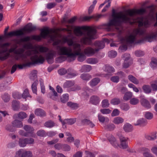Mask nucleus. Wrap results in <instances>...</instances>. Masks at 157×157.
<instances>
[{"label": "nucleus", "mask_w": 157, "mask_h": 157, "mask_svg": "<svg viewBox=\"0 0 157 157\" xmlns=\"http://www.w3.org/2000/svg\"><path fill=\"white\" fill-rule=\"evenodd\" d=\"M110 103L113 105H117L120 103V100L119 98H115L111 100Z\"/></svg>", "instance_id": "obj_48"}, {"label": "nucleus", "mask_w": 157, "mask_h": 157, "mask_svg": "<svg viewBox=\"0 0 157 157\" xmlns=\"http://www.w3.org/2000/svg\"><path fill=\"white\" fill-rule=\"evenodd\" d=\"M139 102V100L135 98H131L129 101L130 103L132 105H136L138 104Z\"/></svg>", "instance_id": "obj_49"}, {"label": "nucleus", "mask_w": 157, "mask_h": 157, "mask_svg": "<svg viewBox=\"0 0 157 157\" xmlns=\"http://www.w3.org/2000/svg\"><path fill=\"white\" fill-rule=\"evenodd\" d=\"M36 135L40 137L45 136L47 134L45 131L42 129L36 132Z\"/></svg>", "instance_id": "obj_42"}, {"label": "nucleus", "mask_w": 157, "mask_h": 157, "mask_svg": "<svg viewBox=\"0 0 157 157\" xmlns=\"http://www.w3.org/2000/svg\"><path fill=\"white\" fill-rule=\"evenodd\" d=\"M67 105L72 109H75L78 107V105L76 103L69 101L67 103Z\"/></svg>", "instance_id": "obj_29"}, {"label": "nucleus", "mask_w": 157, "mask_h": 157, "mask_svg": "<svg viewBox=\"0 0 157 157\" xmlns=\"http://www.w3.org/2000/svg\"><path fill=\"white\" fill-rule=\"evenodd\" d=\"M128 78L131 82L135 84H138L139 83V81L132 75H129L128 76Z\"/></svg>", "instance_id": "obj_30"}, {"label": "nucleus", "mask_w": 157, "mask_h": 157, "mask_svg": "<svg viewBox=\"0 0 157 157\" xmlns=\"http://www.w3.org/2000/svg\"><path fill=\"white\" fill-rule=\"evenodd\" d=\"M24 34V32L22 31V30L20 29L10 32L6 34V35L8 37H11L13 36H22Z\"/></svg>", "instance_id": "obj_9"}, {"label": "nucleus", "mask_w": 157, "mask_h": 157, "mask_svg": "<svg viewBox=\"0 0 157 157\" xmlns=\"http://www.w3.org/2000/svg\"><path fill=\"white\" fill-rule=\"evenodd\" d=\"M144 91L146 93L149 94L151 92V89L149 85H144L142 87Z\"/></svg>", "instance_id": "obj_33"}, {"label": "nucleus", "mask_w": 157, "mask_h": 157, "mask_svg": "<svg viewBox=\"0 0 157 157\" xmlns=\"http://www.w3.org/2000/svg\"><path fill=\"white\" fill-rule=\"evenodd\" d=\"M117 89L119 92H121L123 94L125 93L127 90L126 87L121 86L118 87Z\"/></svg>", "instance_id": "obj_50"}, {"label": "nucleus", "mask_w": 157, "mask_h": 157, "mask_svg": "<svg viewBox=\"0 0 157 157\" xmlns=\"http://www.w3.org/2000/svg\"><path fill=\"white\" fill-rule=\"evenodd\" d=\"M37 71L36 70H34L32 72L31 76H30V79L33 81L37 80Z\"/></svg>", "instance_id": "obj_47"}, {"label": "nucleus", "mask_w": 157, "mask_h": 157, "mask_svg": "<svg viewBox=\"0 0 157 157\" xmlns=\"http://www.w3.org/2000/svg\"><path fill=\"white\" fill-rule=\"evenodd\" d=\"M128 87L133 88V90L136 92H138L139 91L138 89L132 83H129L128 85Z\"/></svg>", "instance_id": "obj_61"}, {"label": "nucleus", "mask_w": 157, "mask_h": 157, "mask_svg": "<svg viewBox=\"0 0 157 157\" xmlns=\"http://www.w3.org/2000/svg\"><path fill=\"white\" fill-rule=\"evenodd\" d=\"M86 61L87 63L91 64H95L98 62V59L95 58H88Z\"/></svg>", "instance_id": "obj_35"}, {"label": "nucleus", "mask_w": 157, "mask_h": 157, "mask_svg": "<svg viewBox=\"0 0 157 157\" xmlns=\"http://www.w3.org/2000/svg\"><path fill=\"white\" fill-rule=\"evenodd\" d=\"M36 29V27L33 26L31 23H29L26 25V27L23 28L22 30L23 32L24 31L30 32L35 30Z\"/></svg>", "instance_id": "obj_15"}, {"label": "nucleus", "mask_w": 157, "mask_h": 157, "mask_svg": "<svg viewBox=\"0 0 157 157\" xmlns=\"http://www.w3.org/2000/svg\"><path fill=\"white\" fill-rule=\"evenodd\" d=\"M117 135L119 137L120 142L123 141H127V138L124 137L121 132H119L117 133Z\"/></svg>", "instance_id": "obj_53"}, {"label": "nucleus", "mask_w": 157, "mask_h": 157, "mask_svg": "<svg viewBox=\"0 0 157 157\" xmlns=\"http://www.w3.org/2000/svg\"><path fill=\"white\" fill-rule=\"evenodd\" d=\"M75 82L72 81H67L63 84V87L64 88H70L74 85Z\"/></svg>", "instance_id": "obj_22"}, {"label": "nucleus", "mask_w": 157, "mask_h": 157, "mask_svg": "<svg viewBox=\"0 0 157 157\" xmlns=\"http://www.w3.org/2000/svg\"><path fill=\"white\" fill-rule=\"evenodd\" d=\"M104 127L105 129L109 131H112L115 128V126L113 124H110L105 125Z\"/></svg>", "instance_id": "obj_31"}, {"label": "nucleus", "mask_w": 157, "mask_h": 157, "mask_svg": "<svg viewBox=\"0 0 157 157\" xmlns=\"http://www.w3.org/2000/svg\"><path fill=\"white\" fill-rule=\"evenodd\" d=\"M12 105L14 110H17L19 107V102L15 100H13L12 102Z\"/></svg>", "instance_id": "obj_34"}, {"label": "nucleus", "mask_w": 157, "mask_h": 157, "mask_svg": "<svg viewBox=\"0 0 157 157\" xmlns=\"http://www.w3.org/2000/svg\"><path fill=\"white\" fill-rule=\"evenodd\" d=\"M69 99V95L68 94H63L60 98L61 102L63 103H65L67 102Z\"/></svg>", "instance_id": "obj_40"}, {"label": "nucleus", "mask_w": 157, "mask_h": 157, "mask_svg": "<svg viewBox=\"0 0 157 157\" xmlns=\"http://www.w3.org/2000/svg\"><path fill=\"white\" fill-rule=\"evenodd\" d=\"M44 125L47 127H51L55 125V123L53 121H50L46 122Z\"/></svg>", "instance_id": "obj_52"}, {"label": "nucleus", "mask_w": 157, "mask_h": 157, "mask_svg": "<svg viewBox=\"0 0 157 157\" xmlns=\"http://www.w3.org/2000/svg\"><path fill=\"white\" fill-rule=\"evenodd\" d=\"M141 103L142 105L147 108H150L151 106L149 102L147 99L144 98H142L141 100Z\"/></svg>", "instance_id": "obj_25"}, {"label": "nucleus", "mask_w": 157, "mask_h": 157, "mask_svg": "<svg viewBox=\"0 0 157 157\" xmlns=\"http://www.w3.org/2000/svg\"><path fill=\"white\" fill-rule=\"evenodd\" d=\"M138 19H139L138 22L139 27L144 26L145 27H148L150 26V23L148 20L146 19L144 20L143 18H140L139 19V17H138Z\"/></svg>", "instance_id": "obj_11"}, {"label": "nucleus", "mask_w": 157, "mask_h": 157, "mask_svg": "<svg viewBox=\"0 0 157 157\" xmlns=\"http://www.w3.org/2000/svg\"><path fill=\"white\" fill-rule=\"evenodd\" d=\"M133 122L135 126H141L147 123V121L146 118H135Z\"/></svg>", "instance_id": "obj_10"}, {"label": "nucleus", "mask_w": 157, "mask_h": 157, "mask_svg": "<svg viewBox=\"0 0 157 157\" xmlns=\"http://www.w3.org/2000/svg\"><path fill=\"white\" fill-rule=\"evenodd\" d=\"M109 100L107 99L103 100L101 102V106L103 108H107L109 107Z\"/></svg>", "instance_id": "obj_43"}, {"label": "nucleus", "mask_w": 157, "mask_h": 157, "mask_svg": "<svg viewBox=\"0 0 157 157\" xmlns=\"http://www.w3.org/2000/svg\"><path fill=\"white\" fill-rule=\"evenodd\" d=\"M36 115L40 117H44L45 116L46 114L45 112L41 109H36L35 111Z\"/></svg>", "instance_id": "obj_17"}, {"label": "nucleus", "mask_w": 157, "mask_h": 157, "mask_svg": "<svg viewBox=\"0 0 157 157\" xmlns=\"http://www.w3.org/2000/svg\"><path fill=\"white\" fill-rule=\"evenodd\" d=\"M13 126L16 128H21L23 126V124L21 121L18 119H16L12 123Z\"/></svg>", "instance_id": "obj_19"}, {"label": "nucleus", "mask_w": 157, "mask_h": 157, "mask_svg": "<svg viewBox=\"0 0 157 157\" xmlns=\"http://www.w3.org/2000/svg\"><path fill=\"white\" fill-rule=\"evenodd\" d=\"M146 11V10L143 8L128 10L126 11V14L120 12L117 15L113 14V19L110 20L108 23L104 24V26L108 31H113L114 28L119 30L122 23L132 25L136 21L135 16L137 14H142Z\"/></svg>", "instance_id": "obj_1"}, {"label": "nucleus", "mask_w": 157, "mask_h": 157, "mask_svg": "<svg viewBox=\"0 0 157 157\" xmlns=\"http://www.w3.org/2000/svg\"><path fill=\"white\" fill-rule=\"evenodd\" d=\"M29 96V93L28 89H26L22 94V97L24 98H26Z\"/></svg>", "instance_id": "obj_63"}, {"label": "nucleus", "mask_w": 157, "mask_h": 157, "mask_svg": "<svg viewBox=\"0 0 157 157\" xmlns=\"http://www.w3.org/2000/svg\"><path fill=\"white\" fill-rule=\"evenodd\" d=\"M25 50L23 48H20L16 50L14 53L18 55L22 58H26V56H32L31 59L35 64H42L44 61V57L40 55L39 52L36 50H28L25 52V54H24Z\"/></svg>", "instance_id": "obj_3"}, {"label": "nucleus", "mask_w": 157, "mask_h": 157, "mask_svg": "<svg viewBox=\"0 0 157 157\" xmlns=\"http://www.w3.org/2000/svg\"><path fill=\"white\" fill-rule=\"evenodd\" d=\"M150 64L151 67L153 68L156 67L157 66V58L155 57L151 58Z\"/></svg>", "instance_id": "obj_37"}, {"label": "nucleus", "mask_w": 157, "mask_h": 157, "mask_svg": "<svg viewBox=\"0 0 157 157\" xmlns=\"http://www.w3.org/2000/svg\"><path fill=\"white\" fill-rule=\"evenodd\" d=\"M38 80H36L34 81V82L32 85L31 88L33 92L36 94L37 93V87L36 86L37 84Z\"/></svg>", "instance_id": "obj_39"}, {"label": "nucleus", "mask_w": 157, "mask_h": 157, "mask_svg": "<svg viewBox=\"0 0 157 157\" xmlns=\"http://www.w3.org/2000/svg\"><path fill=\"white\" fill-rule=\"evenodd\" d=\"M109 56L110 58H114L117 55V52L114 51H111L109 52Z\"/></svg>", "instance_id": "obj_56"}, {"label": "nucleus", "mask_w": 157, "mask_h": 157, "mask_svg": "<svg viewBox=\"0 0 157 157\" xmlns=\"http://www.w3.org/2000/svg\"><path fill=\"white\" fill-rule=\"evenodd\" d=\"M33 64V63L32 62H28L26 63H24L22 65L21 64H18L17 65V67L19 69H22L24 67H25L27 66L29 67L31 65Z\"/></svg>", "instance_id": "obj_45"}, {"label": "nucleus", "mask_w": 157, "mask_h": 157, "mask_svg": "<svg viewBox=\"0 0 157 157\" xmlns=\"http://www.w3.org/2000/svg\"><path fill=\"white\" fill-rule=\"evenodd\" d=\"M120 108L123 110L127 111L130 109V106L127 103H123L121 104Z\"/></svg>", "instance_id": "obj_32"}, {"label": "nucleus", "mask_w": 157, "mask_h": 157, "mask_svg": "<svg viewBox=\"0 0 157 157\" xmlns=\"http://www.w3.org/2000/svg\"><path fill=\"white\" fill-rule=\"evenodd\" d=\"M22 96L18 92H15L13 94V97L15 99H19L21 98Z\"/></svg>", "instance_id": "obj_62"}, {"label": "nucleus", "mask_w": 157, "mask_h": 157, "mask_svg": "<svg viewBox=\"0 0 157 157\" xmlns=\"http://www.w3.org/2000/svg\"><path fill=\"white\" fill-rule=\"evenodd\" d=\"M105 71L109 73L113 72L115 71V70L112 67L106 65L105 66Z\"/></svg>", "instance_id": "obj_44"}, {"label": "nucleus", "mask_w": 157, "mask_h": 157, "mask_svg": "<svg viewBox=\"0 0 157 157\" xmlns=\"http://www.w3.org/2000/svg\"><path fill=\"white\" fill-rule=\"evenodd\" d=\"M94 45L96 48L95 49L98 50V52L100 49L104 48L105 46V43L103 41H96L94 44Z\"/></svg>", "instance_id": "obj_13"}, {"label": "nucleus", "mask_w": 157, "mask_h": 157, "mask_svg": "<svg viewBox=\"0 0 157 157\" xmlns=\"http://www.w3.org/2000/svg\"><path fill=\"white\" fill-rule=\"evenodd\" d=\"M62 149L65 151H68L70 150L71 149L70 147L67 144H62Z\"/></svg>", "instance_id": "obj_64"}, {"label": "nucleus", "mask_w": 157, "mask_h": 157, "mask_svg": "<svg viewBox=\"0 0 157 157\" xmlns=\"http://www.w3.org/2000/svg\"><path fill=\"white\" fill-rule=\"evenodd\" d=\"M133 94L131 92L128 91L124 93L123 99L124 100L127 101L131 98Z\"/></svg>", "instance_id": "obj_23"}, {"label": "nucleus", "mask_w": 157, "mask_h": 157, "mask_svg": "<svg viewBox=\"0 0 157 157\" xmlns=\"http://www.w3.org/2000/svg\"><path fill=\"white\" fill-rule=\"evenodd\" d=\"M66 28H61L60 30L67 32L71 34L72 30H74L75 34L77 36L82 37L80 39V42L85 45H90L92 40L97 39V30L96 27L90 26H73L72 25H67Z\"/></svg>", "instance_id": "obj_2"}, {"label": "nucleus", "mask_w": 157, "mask_h": 157, "mask_svg": "<svg viewBox=\"0 0 157 157\" xmlns=\"http://www.w3.org/2000/svg\"><path fill=\"white\" fill-rule=\"evenodd\" d=\"M80 77L84 80H88L92 78L91 75L88 74H82L81 75Z\"/></svg>", "instance_id": "obj_38"}, {"label": "nucleus", "mask_w": 157, "mask_h": 157, "mask_svg": "<svg viewBox=\"0 0 157 157\" xmlns=\"http://www.w3.org/2000/svg\"><path fill=\"white\" fill-rule=\"evenodd\" d=\"M100 101V98L97 95L92 96L90 98V102L93 105H97Z\"/></svg>", "instance_id": "obj_14"}, {"label": "nucleus", "mask_w": 157, "mask_h": 157, "mask_svg": "<svg viewBox=\"0 0 157 157\" xmlns=\"http://www.w3.org/2000/svg\"><path fill=\"white\" fill-rule=\"evenodd\" d=\"M98 52V50L93 48L90 47H87L84 49V54L88 56H91Z\"/></svg>", "instance_id": "obj_8"}, {"label": "nucleus", "mask_w": 157, "mask_h": 157, "mask_svg": "<svg viewBox=\"0 0 157 157\" xmlns=\"http://www.w3.org/2000/svg\"><path fill=\"white\" fill-rule=\"evenodd\" d=\"M19 145L21 147H24L26 146V143L25 140V139H19Z\"/></svg>", "instance_id": "obj_54"}, {"label": "nucleus", "mask_w": 157, "mask_h": 157, "mask_svg": "<svg viewBox=\"0 0 157 157\" xmlns=\"http://www.w3.org/2000/svg\"><path fill=\"white\" fill-rule=\"evenodd\" d=\"M81 47L80 44H75L74 47V54L75 58L76 56H78V60L80 62H82L85 59L86 57L84 53L83 54L82 52Z\"/></svg>", "instance_id": "obj_7"}, {"label": "nucleus", "mask_w": 157, "mask_h": 157, "mask_svg": "<svg viewBox=\"0 0 157 157\" xmlns=\"http://www.w3.org/2000/svg\"><path fill=\"white\" fill-rule=\"evenodd\" d=\"M110 80L114 82L117 83L119 81V77L118 76H112Z\"/></svg>", "instance_id": "obj_60"}, {"label": "nucleus", "mask_w": 157, "mask_h": 157, "mask_svg": "<svg viewBox=\"0 0 157 157\" xmlns=\"http://www.w3.org/2000/svg\"><path fill=\"white\" fill-rule=\"evenodd\" d=\"M144 33V31L140 29H135L132 33L126 37V41L129 44H132L134 42L136 44H140L143 43L145 40H148V41L151 42L152 40L155 39L156 37V34L153 33L146 36L144 39L136 41L137 35L138 34L142 35Z\"/></svg>", "instance_id": "obj_4"}, {"label": "nucleus", "mask_w": 157, "mask_h": 157, "mask_svg": "<svg viewBox=\"0 0 157 157\" xmlns=\"http://www.w3.org/2000/svg\"><path fill=\"white\" fill-rule=\"evenodd\" d=\"M100 81V79L98 78H95L90 82V84L92 86H95Z\"/></svg>", "instance_id": "obj_36"}, {"label": "nucleus", "mask_w": 157, "mask_h": 157, "mask_svg": "<svg viewBox=\"0 0 157 157\" xmlns=\"http://www.w3.org/2000/svg\"><path fill=\"white\" fill-rule=\"evenodd\" d=\"M82 124L83 125H88L91 127L94 126V124L90 120L85 118L81 121Z\"/></svg>", "instance_id": "obj_20"}, {"label": "nucleus", "mask_w": 157, "mask_h": 157, "mask_svg": "<svg viewBox=\"0 0 157 157\" xmlns=\"http://www.w3.org/2000/svg\"><path fill=\"white\" fill-rule=\"evenodd\" d=\"M54 55V53L51 52H49L46 54V59L48 63L51 64L53 62Z\"/></svg>", "instance_id": "obj_16"}, {"label": "nucleus", "mask_w": 157, "mask_h": 157, "mask_svg": "<svg viewBox=\"0 0 157 157\" xmlns=\"http://www.w3.org/2000/svg\"><path fill=\"white\" fill-rule=\"evenodd\" d=\"M64 40L65 42H67V43L68 45L69 46L68 47H71V46H72L74 51V45H75V44H79L78 43H74V42L72 39H71L68 38L67 37L64 39Z\"/></svg>", "instance_id": "obj_21"}, {"label": "nucleus", "mask_w": 157, "mask_h": 157, "mask_svg": "<svg viewBox=\"0 0 157 157\" xmlns=\"http://www.w3.org/2000/svg\"><path fill=\"white\" fill-rule=\"evenodd\" d=\"M91 67L89 65H84L82 67L81 69V72H88L91 70Z\"/></svg>", "instance_id": "obj_27"}, {"label": "nucleus", "mask_w": 157, "mask_h": 157, "mask_svg": "<svg viewBox=\"0 0 157 157\" xmlns=\"http://www.w3.org/2000/svg\"><path fill=\"white\" fill-rule=\"evenodd\" d=\"M2 98L5 102H8L10 100V97L8 94H5L2 96Z\"/></svg>", "instance_id": "obj_59"}, {"label": "nucleus", "mask_w": 157, "mask_h": 157, "mask_svg": "<svg viewBox=\"0 0 157 157\" xmlns=\"http://www.w3.org/2000/svg\"><path fill=\"white\" fill-rule=\"evenodd\" d=\"M40 36L39 35H33L32 36L33 39L38 41L40 40L41 37L45 39L49 38L50 40L53 41V46L59 45L61 42V40L57 39L56 34H50V32L48 29H43L41 30Z\"/></svg>", "instance_id": "obj_5"}, {"label": "nucleus", "mask_w": 157, "mask_h": 157, "mask_svg": "<svg viewBox=\"0 0 157 157\" xmlns=\"http://www.w3.org/2000/svg\"><path fill=\"white\" fill-rule=\"evenodd\" d=\"M123 128L125 132H128L133 130V127L131 124L126 123L124 125Z\"/></svg>", "instance_id": "obj_18"}, {"label": "nucleus", "mask_w": 157, "mask_h": 157, "mask_svg": "<svg viewBox=\"0 0 157 157\" xmlns=\"http://www.w3.org/2000/svg\"><path fill=\"white\" fill-rule=\"evenodd\" d=\"M156 132H155L153 133L151 136L146 135L145 138L148 140H154L156 139Z\"/></svg>", "instance_id": "obj_41"}, {"label": "nucleus", "mask_w": 157, "mask_h": 157, "mask_svg": "<svg viewBox=\"0 0 157 157\" xmlns=\"http://www.w3.org/2000/svg\"><path fill=\"white\" fill-rule=\"evenodd\" d=\"M71 69H68L67 71L64 68L60 69L58 71V72L59 74L61 75H63L66 74V73H68L69 70H71Z\"/></svg>", "instance_id": "obj_55"}, {"label": "nucleus", "mask_w": 157, "mask_h": 157, "mask_svg": "<svg viewBox=\"0 0 157 157\" xmlns=\"http://www.w3.org/2000/svg\"><path fill=\"white\" fill-rule=\"evenodd\" d=\"M50 98L54 100H57L58 98V94L56 92L52 93V94L50 96Z\"/></svg>", "instance_id": "obj_58"}, {"label": "nucleus", "mask_w": 157, "mask_h": 157, "mask_svg": "<svg viewBox=\"0 0 157 157\" xmlns=\"http://www.w3.org/2000/svg\"><path fill=\"white\" fill-rule=\"evenodd\" d=\"M56 48L59 55H65L70 58L68 59V62L75 60V55L71 47L58 45L56 46Z\"/></svg>", "instance_id": "obj_6"}, {"label": "nucleus", "mask_w": 157, "mask_h": 157, "mask_svg": "<svg viewBox=\"0 0 157 157\" xmlns=\"http://www.w3.org/2000/svg\"><path fill=\"white\" fill-rule=\"evenodd\" d=\"M124 120L123 118H114L113 123L116 124H119L123 123Z\"/></svg>", "instance_id": "obj_46"}, {"label": "nucleus", "mask_w": 157, "mask_h": 157, "mask_svg": "<svg viewBox=\"0 0 157 157\" xmlns=\"http://www.w3.org/2000/svg\"><path fill=\"white\" fill-rule=\"evenodd\" d=\"M24 129L29 133L32 134L34 131V128L29 125H25L24 127Z\"/></svg>", "instance_id": "obj_26"}, {"label": "nucleus", "mask_w": 157, "mask_h": 157, "mask_svg": "<svg viewBox=\"0 0 157 157\" xmlns=\"http://www.w3.org/2000/svg\"><path fill=\"white\" fill-rule=\"evenodd\" d=\"M32 156V152L30 151H26L22 153L21 155V157H31Z\"/></svg>", "instance_id": "obj_51"}, {"label": "nucleus", "mask_w": 157, "mask_h": 157, "mask_svg": "<svg viewBox=\"0 0 157 157\" xmlns=\"http://www.w3.org/2000/svg\"><path fill=\"white\" fill-rule=\"evenodd\" d=\"M59 120L63 125L66 124H72L76 121L75 118H66L63 120L62 118H59Z\"/></svg>", "instance_id": "obj_12"}, {"label": "nucleus", "mask_w": 157, "mask_h": 157, "mask_svg": "<svg viewBox=\"0 0 157 157\" xmlns=\"http://www.w3.org/2000/svg\"><path fill=\"white\" fill-rule=\"evenodd\" d=\"M27 115L23 112H20L18 113L15 114L13 116V118H26Z\"/></svg>", "instance_id": "obj_24"}, {"label": "nucleus", "mask_w": 157, "mask_h": 157, "mask_svg": "<svg viewBox=\"0 0 157 157\" xmlns=\"http://www.w3.org/2000/svg\"><path fill=\"white\" fill-rule=\"evenodd\" d=\"M101 16V15H98L97 16H92L90 17L86 16L83 17V20L84 21H87L91 18H94L96 21H98Z\"/></svg>", "instance_id": "obj_28"}, {"label": "nucleus", "mask_w": 157, "mask_h": 157, "mask_svg": "<svg viewBox=\"0 0 157 157\" xmlns=\"http://www.w3.org/2000/svg\"><path fill=\"white\" fill-rule=\"evenodd\" d=\"M147 8L149 10L150 13L151 14H153L155 10L154 6L152 5L147 6Z\"/></svg>", "instance_id": "obj_57"}]
</instances>
